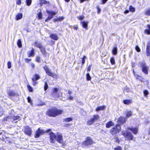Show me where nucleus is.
I'll list each match as a JSON object with an SVG mask.
<instances>
[{"instance_id":"obj_55","label":"nucleus","mask_w":150,"mask_h":150,"mask_svg":"<svg viewBox=\"0 0 150 150\" xmlns=\"http://www.w3.org/2000/svg\"><path fill=\"white\" fill-rule=\"evenodd\" d=\"M16 4L18 5H21V0H16Z\"/></svg>"},{"instance_id":"obj_57","label":"nucleus","mask_w":150,"mask_h":150,"mask_svg":"<svg viewBox=\"0 0 150 150\" xmlns=\"http://www.w3.org/2000/svg\"><path fill=\"white\" fill-rule=\"evenodd\" d=\"M122 148L120 146H118L117 147L114 148V150H122Z\"/></svg>"},{"instance_id":"obj_45","label":"nucleus","mask_w":150,"mask_h":150,"mask_svg":"<svg viewBox=\"0 0 150 150\" xmlns=\"http://www.w3.org/2000/svg\"><path fill=\"white\" fill-rule=\"evenodd\" d=\"M86 58V57L85 55H84L83 57L81 58L82 62L81 65H83L85 62V59Z\"/></svg>"},{"instance_id":"obj_42","label":"nucleus","mask_w":150,"mask_h":150,"mask_svg":"<svg viewBox=\"0 0 150 150\" xmlns=\"http://www.w3.org/2000/svg\"><path fill=\"white\" fill-rule=\"evenodd\" d=\"M91 78L90 76L89 73H88L86 74V80L87 81H90L91 80Z\"/></svg>"},{"instance_id":"obj_54","label":"nucleus","mask_w":150,"mask_h":150,"mask_svg":"<svg viewBox=\"0 0 150 150\" xmlns=\"http://www.w3.org/2000/svg\"><path fill=\"white\" fill-rule=\"evenodd\" d=\"M30 65L31 66L32 69H34L35 68V64L33 63H31L30 64Z\"/></svg>"},{"instance_id":"obj_28","label":"nucleus","mask_w":150,"mask_h":150,"mask_svg":"<svg viewBox=\"0 0 150 150\" xmlns=\"http://www.w3.org/2000/svg\"><path fill=\"white\" fill-rule=\"evenodd\" d=\"M40 51L41 52L43 55H46L47 54V52L46 51L45 47L42 46L40 48H39Z\"/></svg>"},{"instance_id":"obj_60","label":"nucleus","mask_w":150,"mask_h":150,"mask_svg":"<svg viewBox=\"0 0 150 150\" xmlns=\"http://www.w3.org/2000/svg\"><path fill=\"white\" fill-rule=\"evenodd\" d=\"M92 66V64L89 65L87 68V71H90L91 70V67Z\"/></svg>"},{"instance_id":"obj_62","label":"nucleus","mask_w":150,"mask_h":150,"mask_svg":"<svg viewBox=\"0 0 150 150\" xmlns=\"http://www.w3.org/2000/svg\"><path fill=\"white\" fill-rule=\"evenodd\" d=\"M64 17L63 16L59 17L58 18L59 21H61L64 19Z\"/></svg>"},{"instance_id":"obj_11","label":"nucleus","mask_w":150,"mask_h":150,"mask_svg":"<svg viewBox=\"0 0 150 150\" xmlns=\"http://www.w3.org/2000/svg\"><path fill=\"white\" fill-rule=\"evenodd\" d=\"M50 142L51 143H54V140L56 138V135L52 132L49 133Z\"/></svg>"},{"instance_id":"obj_9","label":"nucleus","mask_w":150,"mask_h":150,"mask_svg":"<svg viewBox=\"0 0 150 150\" xmlns=\"http://www.w3.org/2000/svg\"><path fill=\"white\" fill-rule=\"evenodd\" d=\"M58 89L56 88H54L52 89V91L51 93L52 97L55 98H58L60 97L59 93L58 92Z\"/></svg>"},{"instance_id":"obj_13","label":"nucleus","mask_w":150,"mask_h":150,"mask_svg":"<svg viewBox=\"0 0 150 150\" xmlns=\"http://www.w3.org/2000/svg\"><path fill=\"white\" fill-rule=\"evenodd\" d=\"M7 94L9 97H15L19 96L18 93H16L15 91L11 90H9L7 92ZM11 97L10 98H11Z\"/></svg>"},{"instance_id":"obj_32","label":"nucleus","mask_w":150,"mask_h":150,"mask_svg":"<svg viewBox=\"0 0 150 150\" xmlns=\"http://www.w3.org/2000/svg\"><path fill=\"white\" fill-rule=\"evenodd\" d=\"M34 44L35 46L38 48H40L42 46L41 44L37 41H35L34 42Z\"/></svg>"},{"instance_id":"obj_50","label":"nucleus","mask_w":150,"mask_h":150,"mask_svg":"<svg viewBox=\"0 0 150 150\" xmlns=\"http://www.w3.org/2000/svg\"><path fill=\"white\" fill-rule=\"evenodd\" d=\"M53 18V17L48 16L45 20V22H47L49 21L50 19Z\"/></svg>"},{"instance_id":"obj_25","label":"nucleus","mask_w":150,"mask_h":150,"mask_svg":"<svg viewBox=\"0 0 150 150\" xmlns=\"http://www.w3.org/2000/svg\"><path fill=\"white\" fill-rule=\"evenodd\" d=\"M147 29H145L144 31V33L145 34L149 35H150V25L148 24L146 25Z\"/></svg>"},{"instance_id":"obj_26","label":"nucleus","mask_w":150,"mask_h":150,"mask_svg":"<svg viewBox=\"0 0 150 150\" xmlns=\"http://www.w3.org/2000/svg\"><path fill=\"white\" fill-rule=\"evenodd\" d=\"M105 108V106L103 105L101 106H98L96 108L95 111L98 112L100 110H103Z\"/></svg>"},{"instance_id":"obj_2","label":"nucleus","mask_w":150,"mask_h":150,"mask_svg":"<svg viewBox=\"0 0 150 150\" xmlns=\"http://www.w3.org/2000/svg\"><path fill=\"white\" fill-rule=\"evenodd\" d=\"M121 130V126L118 124H117L110 130V132L112 135H116L119 133Z\"/></svg>"},{"instance_id":"obj_15","label":"nucleus","mask_w":150,"mask_h":150,"mask_svg":"<svg viewBox=\"0 0 150 150\" xmlns=\"http://www.w3.org/2000/svg\"><path fill=\"white\" fill-rule=\"evenodd\" d=\"M127 129L131 131L133 134H136L138 132V129L137 127L133 128L128 127H127Z\"/></svg>"},{"instance_id":"obj_5","label":"nucleus","mask_w":150,"mask_h":150,"mask_svg":"<svg viewBox=\"0 0 150 150\" xmlns=\"http://www.w3.org/2000/svg\"><path fill=\"white\" fill-rule=\"evenodd\" d=\"M122 134L125 137V140H132L133 139L134 137L132 134L127 131H122Z\"/></svg>"},{"instance_id":"obj_64","label":"nucleus","mask_w":150,"mask_h":150,"mask_svg":"<svg viewBox=\"0 0 150 150\" xmlns=\"http://www.w3.org/2000/svg\"><path fill=\"white\" fill-rule=\"evenodd\" d=\"M129 12V11L128 10L126 9L124 11V13L125 14H127Z\"/></svg>"},{"instance_id":"obj_12","label":"nucleus","mask_w":150,"mask_h":150,"mask_svg":"<svg viewBox=\"0 0 150 150\" xmlns=\"http://www.w3.org/2000/svg\"><path fill=\"white\" fill-rule=\"evenodd\" d=\"M44 134V131L41 130L40 128H39L36 131V132L34 135V137L35 138H38L40 136L41 134Z\"/></svg>"},{"instance_id":"obj_41","label":"nucleus","mask_w":150,"mask_h":150,"mask_svg":"<svg viewBox=\"0 0 150 150\" xmlns=\"http://www.w3.org/2000/svg\"><path fill=\"white\" fill-rule=\"evenodd\" d=\"M110 61L112 65L114 64L115 63V59L114 57H112L110 59Z\"/></svg>"},{"instance_id":"obj_47","label":"nucleus","mask_w":150,"mask_h":150,"mask_svg":"<svg viewBox=\"0 0 150 150\" xmlns=\"http://www.w3.org/2000/svg\"><path fill=\"white\" fill-rule=\"evenodd\" d=\"M144 96L145 97H147L149 94V92L147 90H144L143 91Z\"/></svg>"},{"instance_id":"obj_39","label":"nucleus","mask_w":150,"mask_h":150,"mask_svg":"<svg viewBox=\"0 0 150 150\" xmlns=\"http://www.w3.org/2000/svg\"><path fill=\"white\" fill-rule=\"evenodd\" d=\"M145 15L147 16H150V8L147 9L144 12Z\"/></svg>"},{"instance_id":"obj_19","label":"nucleus","mask_w":150,"mask_h":150,"mask_svg":"<svg viewBox=\"0 0 150 150\" xmlns=\"http://www.w3.org/2000/svg\"><path fill=\"white\" fill-rule=\"evenodd\" d=\"M126 120L125 117L121 116L118 118V122L120 125H122L126 122Z\"/></svg>"},{"instance_id":"obj_63","label":"nucleus","mask_w":150,"mask_h":150,"mask_svg":"<svg viewBox=\"0 0 150 150\" xmlns=\"http://www.w3.org/2000/svg\"><path fill=\"white\" fill-rule=\"evenodd\" d=\"M73 99V97L71 96H69L67 98V99L68 100H72Z\"/></svg>"},{"instance_id":"obj_61","label":"nucleus","mask_w":150,"mask_h":150,"mask_svg":"<svg viewBox=\"0 0 150 150\" xmlns=\"http://www.w3.org/2000/svg\"><path fill=\"white\" fill-rule=\"evenodd\" d=\"M115 139H116L115 142L118 143H119L120 141L119 139L118 138L116 137L115 138Z\"/></svg>"},{"instance_id":"obj_33","label":"nucleus","mask_w":150,"mask_h":150,"mask_svg":"<svg viewBox=\"0 0 150 150\" xmlns=\"http://www.w3.org/2000/svg\"><path fill=\"white\" fill-rule=\"evenodd\" d=\"M37 17L38 20H40L42 19V14L41 11H40L37 14Z\"/></svg>"},{"instance_id":"obj_29","label":"nucleus","mask_w":150,"mask_h":150,"mask_svg":"<svg viewBox=\"0 0 150 150\" xmlns=\"http://www.w3.org/2000/svg\"><path fill=\"white\" fill-rule=\"evenodd\" d=\"M11 118L12 119V122L17 120H20V117L18 115L13 116L11 117Z\"/></svg>"},{"instance_id":"obj_17","label":"nucleus","mask_w":150,"mask_h":150,"mask_svg":"<svg viewBox=\"0 0 150 150\" xmlns=\"http://www.w3.org/2000/svg\"><path fill=\"white\" fill-rule=\"evenodd\" d=\"M35 54L34 49L32 48L30 51L28 52V57H33L34 56Z\"/></svg>"},{"instance_id":"obj_59","label":"nucleus","mask_w":150,"mask_h":150,"mask_svg":"<svg viewBox=\"0 0 150 150\" xmlns=\"http://www.w3.org/2000/svg\"><path fill=\"white\" fill-rule=\"evenodd\" d=\"M108 0H102L101 2V4H105Z\"/></svg>"},{"instance_id":"obj_36","label":"nucleus","mask_w":150,"mask_h":150,"mask_svg":"<svg viewBox=\"0 0 150 150\" xmlns=\"http://www.w3.org/2000/svg\"><path fill=\"white\" fill-rule=\"evenodd\" d=\"M129 11L132 12H134L135 11V8L134 7L130 5L129 8Z\"/></svg>"},{"instance_id":"obj_44","label":"nucleus","mask_w":150,"mask_h":150,"mask_svg":"<svg viewBox=\"0 0 150 150\" xmlns=\"http://www.w3.org/2000/svg\"><path fill=\"white\" fill-rule=\"evenodd\" d=\"M48 85L47 82L45 81L44 83V90L45 91H46L48 89Z\"/></svg>"},{"instance_id":"obj_30","label":"nucleus","mask_w":150,"mask_h":150,"mask_svg":"<svg viewBox=\"0 0 150 150\" xmlns=\"http://www.w3.org/2000/svg\"><path fill=\"white\" fill-rule=\"evenodd\" d=\"M47 12L49 16H52L53 17V16L55 15L56 13V12L52 11H47Z\"/></svg>"},{"instance_id":"obj_31","label":"nucleus","mask_w":150,"mask_h":150,"mask_svg":"<svg viewBox=\"0 0 150 150\" xmlns=\"http://www.w3.org/2000/svg\"><path fill=\"white\" fill-rule=\"evenodd\" d=\"M23 14L21 13H18L16 16L15 19L16 20H18L22 18Z\"/></svg>"},{"instance_id":"obj_14","label":"nucleus","mask_w":150,"mask_h":150,"mask_svg":"<svg viewBox=\"0 0 150 150\" xmlns=\"http://www.w3.org/2000/svg\"><path fill=\"white\" fill-rule=\"evenodd\" d=\"M7 135V134L4 131H3L0 132V139L5 142Z\"/></svg>"},{"instance_id":"obj_40","label":"nucleus","mask_w":150,"mask_h":150,"mask_svg":"<svg viewBox=\"0 0 150 150\" xmlns=\"http://www.w3.org/2000/svg\"><path fill=\"white\" fill-rule=\"evenodd\" d=\"M132 112L130 111H128L126 112V117H129L132 115Z\"/></svg>"},{"instance_id":"obj_37","label":"nucleus","mask_w":150,"mask_h":150,"mask_svg":"<svg viewBox=\"0 0 150 150\" xmlns=\"http://www.w3.org/2000/svg\"><path fill=\"white\" fill-rule=\"evenodd\" d=\"M27 86L29 92H32L33 91V88L29 84H28Z\"/></svg>"},{"instance_id":"obj_35","label":"nucleus","mask_w":150,"mask_h":150,"mask_svg":"<svg viewBox=\"0 0 150 150\" xmlns=\"http://www.w3.org/2000/svg\"><path fill=\"white\" fill-rule=\"evenodd\" d=\"M17 45L19 48H21L22 47L21 41L20 39H18L17 42Z\"/></svg>"},{"instance_id":"obj_6","label":"nucleus","mask_w":150,"mask_h":150,"mask_svg":"<svg viewBox=\"0 0 150 150\" xmlns=\"http://www.w3.org/2000/svg\"><path fill=\"white\" fill-rule=\"evenodd\" d=\"M140 67L142 68V71L145 74H148L149 68L145 62H142L140 64Z\"/></svg>"},{"instance_id":"obj_53","label":"nucleus","mask_w":150,"mask_h":150,"mask_svg":"<svg viewBox=\"0 0 150 150\" xmlns=\"http://www.w3.org/2000/svg\"><path fill=\"white\" fill-rule=\"evenodd\" d=\"M84 17L83 15H82L81 16H78L77 17V18L80 20H83L84 18Z\"/></svg>"},{"instance_id":"obj_49","label":"nucleus","mask_w":150,"mask_h":150,"mask_svg":"<svg viewBox=\"0 0 150 150\" xmlns=\"http://www.w3.org/2000/svg\"><path fill=\"white\" fill-rule=\"evenodd\" d=\"M24 60L25 63H28L31 61L32 59H29L28 58H25Z\"/></svg>"},{"instance_id":"obj_22","label":"nucleus","mask_w":150,"mask_h":150,"mask_svg":"<svg viewBox=\"0 0 150 150\" xmlns=\"http://www.w3.org/2000/svg\"><path fill=\"white\" fill-rule=\"evenodd\" d=\"M118 50L117 46L115 45L114 46L112 50V53L114 55H116L117 53Z\"/></svg>"},{"instance_id":"obj_18","label":"nucleus","mask_w":150,"mask_h":150,"mask_svg":"<svg viewBox=\"0 0 150 150\" xmlns=\"http://www.w3.org/2000/svg\"><path fill=\"white\" fill-rule=\"evenodd\" d=\"M57 142L60 144H62L63 143V139L62 135L59 134L57 135Z\"/></svg>"},{"instance_id":"obj_8","label":"nucleus","mask_w":150,"mask_h":150,"mask_svg":"<svg viewBox=\"0 0 150 150\" xmlns=\"http://www.w3.org/2000/svg\"><path fill=\"white\" fill-rule=\"evenodd\" d=\"M23 132L24 134L29 136H31L32 133V129L28 126L23 127Z\"/></svg>"},{"instance_id":"obj_58","label":"nucleus","mask_w":150,"mask_h":150,"mask_svg":"<svg viewBox=\"0 0 150 150\" xmlns=\"http://www.w3.org/2000/svg\"><path fill=\"white\" fill-rule=\"evenodd\" d=\"M46 1L45 0H40V4L41 6H42L44 4L43 3Z\"/></svg>"},{"instance_id":"obj_46","label":"nucleus","mask_w":150,"mask_h":150,"mask_svg":"<svg viewBox=\"0 0 150 150\" xmlns=\"http://www.w3.org/2000/svg\"><path fill=\"white\" fill-rule=\"evenodd\" d=\"M133 73L134 74V76L136 77V79H139V77H141V76H139V75L138 74H135V73L134 70H133Z\"/></svg>"},{"instance_id":"obj_10","label":"nucleus","mask_w":150,"mask_h":150,"mask_svg":"<svg viewBox=\"0 0 150 150\" xmlns=\"http://www.w3.org/2000/svg\"><path fill=\"white\" fill-rule=\"evenodd\" d=\"M40 78V76L38 74H35L33 76V77L32 78L33 81V86H35L38 84V82L36 81Z\"/></svg>"},{"instance_id":"obj_34","label":"nucleus","mask_w":150,"mask_h":150,"mask_svg":"<svg viewBox=\"0 0 150 150\" xmlns=\"http://www.w3.org/2000/svg\"><path fill=\"white\" fill-rule=\"evenodd\" d=\"M73 119L71 117H67L64 119V121L65 122H68L72 120Z\"/></svg>"},{"instance_id":"obj_38","label":"nucleus","mask_w":150,"mask_h":150,"mask_svg":"<svg viewBox=\"0 0 150 150\" xmlns=\"http://www.w3.org/2000/svg\"><path fill=\"white\" fill-rule=\"evenodd\" d=\"M35 61L37 63H40L41 62V58L39 56H37L36 57L35 59Z\"/></svg>"},{"instance_id":"obj_51","label":"nucleus","mask_w":150,"mask_h":150,"mask_svg":"<svg viewBox=\"0 0 150 150\" xmlns=\"http://www.w3.org/2000/svg\"><path fill=\"white\" fill-rule=\"evenodd\" d=\"M11 63L10 61H8L7 62V67L8 69H10L11 68Z\"/></svg>"},{"instance_id":"obj_20","label":"nucleus","mask_w":150,"mask_h":150,"mask_svg":"<svg viewBox=\"0 0 150 150\" xmlns=\"http://www.w3.org/2000/svg\"><path fill=\"white\" fill-rule=\"evenodd\" d=\"M114 125V124L112 121H109L106 123L105 124L106 127L107 128H109L111 127Z\"/></svg>"},{"instance_id":"obj_27","label":"nucleus","mask_w":150,"mask_h":150,"mask_svg":"<svg viewBox=\"0 0 150 150\" xmlns=\"http://www.w3.org/2000/svg\"><path fill=\"white\" fill-rule=\"evenodd\" d=\"M132 103V100L131 99H125L123 100V103L125 105H128Z\"/></svg>"},{"instance_id":"obj_24","label":"nucleus","mask_w":150,"mask_h":150,"mask_svg":"<svg viewBox=\"0 0 150 150\" xmlns=\"http://www.w3.org/2000/svg\"><path fill=\"white\" fill-rule=\"evenodd\" d=\"M50 38L55 40H57L59 39V37L56 34L51 33L50 35Z\"/></svg>"},{"instance_id":"obj_56","label":"nucleus","mask_w":150,"mask_h":150,"mask_svg":"<svg viewBox=\"0 0 150 150\" xmlns=\"http://www.w3.org/2000/svg\"><path fill=\"white\" fill-rule=\"evenodd\" d=\"M28 101V103H30V104L32 103V101L31 100L30 98L28 96L27 98Z\"/></svg>"},{"instance_id":"obj_21","label":"nucleus","mask_w":150,"mask_h":150,"mask_svg":"<svg viewBox=\"0 0 150 150\" xmlns=\"http://www.w3.org/2000/svg\"><path fill=\"white\" fill-rule=\"evenodd\" d=\"M12 138V137H10L8 136V135L7 136V138H6L5 142H7L9 143H12L13 142Z\"/></svg>"},{"instance_id":"obj_7","label":"nucleus","mask_w":150,"mask_h":150,"mask_svg":"<svg viewBox=\"0 0 150 150\" xmlns=\"http://www.w3.org/2000/svg\"><path fill=\"white\" fill-rule=\"evenodd\" d=\"M99 118V116L98 115H94L93 117L91 118L87 122V125L90 126L92 125L94 122L96 121Z\"/></svg>"},{"instance_id":"obj_52","label":"nucleus","mask_w":150,"mask_h":150,"mask_svg":"<svg viewBox=\"0 0 150 150\" xmlns=\"http://www.w3.org/2000/svg\"><path fill=\"white\" fill-rule=\"evenodd\" d=\"M96 8L97 9V13L98 14H99L101 11V9L98 6H96Z\"/></svg>"},{"instance_id":"obj_48","label":"nucleus","mask_w":150,"mask_h":150,"mask_svg":"<svg viewBox=\"0 0 150 150\" xmlns=\"http://www.w3.org/2000/svg\"><path fill=\"white\" fill-rule=\"evenodd\" d=\"M135 49L137 52H140L141 51V49L138 45L135 46Z\"/></svg>"},{"instance_id":"obj_1","label":"nucleus","mask_w":150,"mask_h":150,"mask_svg":"<svg viewBox=\"0 0 150 150\" xmlns=\"http://www.w3.org/2000/svg\"><path fill=\"white\" fill-rule=\"evenodd\" d=\"M64 113L62 109L57 108L56 107H52L46 111V115L50 117H55Z\"/></svg>"},{"instance_id":"obj_4","label":"nucleus","mask_w":150,"mask_h":150,"mask_svg":"<svg viewBox=\"0 0 150 150\" xmlns=\"http://www.w3.org/2000/svg\"><path fill=\"white\" fill-rule=\"evenodd\" d=\"M43 68L45 71L46 73L48 76L54 79H57L58 78V75L55 73L52 72L46 65H45L43 67Z\"/></svg>"},{"instance_id":"obj_43","label":"nucleus","mask_w":150,"mask_h":150,"mask_svg":"<svg viewBox=\"0 0 150 150\" xmlns=\"http://www.w3.org/2000/svg\"><path fill=\"white\" fill-rule=\"evenodd\" d=\"M32 0H26L25 3L27 6H30L32 3Z\"/></svg>"},{"instance_id":"obj_3","label":"nucleus","mask_w":150,"mask_h":150,"mask_svg":"<svg viewBox=\"0 0 150 150\" xmlns=\"http://www.w3.org/2000/svg\"><path fill=\"white\" fill-rule=\"evenodd\" d=\"M95 142L90 137H87L85 139L82 143L83 147L91 146L95 144Z\"/></svg>"},{"instance_id":"obj_23","label":"nucleus","mask_w":150,"mask_h":150,"mask_svg":"<svg viewBox=\"0 0 150 150\" xmlns=\"http://www.w3.org/2000/svg\"><path fill=\"white\" fill-rule=\"evenodd\" d=\"M81 24L83 28H84L86 30H87L88 29V22L87 21H83L81 22Z\"/></svg>"},{"instance_id":"obj_16","label":"nucleus","mask_w":150,"mask_h":150,"mask_svg":"<svg viewBox=\"0 0 150 150\" xmlns=\"http://www.w3.org/2000/svg\"><path fill=\"white\" fill-rule=\"evenodd\" d=\"M146 53L147 57L150 56V41L147 43Z\"/></svg>"}]
</instances>
